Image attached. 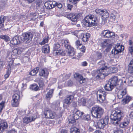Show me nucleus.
Returning a JSON list of instances; mask_svg holds the SVG:
<instances>
[{
  "instance_id": "nucleus-1",
  "label": "nucleus",
  "mask_w": 133,
  "mask_h": 133,
  "mask_svg": "<svg viewBox=\"0 0 133 133\" xmlns=\"http://www.w3.org/2000/svg\"><path fill=\"white\" fill-rule=\"evenodd\" d=\"M64 45L66 49V50L65 51L63 50H58L55 52L56 55L65 56L67 52L69 55L71 56H73L75 55V51L73 47L70 45L68 40L64 41Z\"/></svg>"
},
{
  "instance_id": "nucleus-2",
  "label": "nucleus",
  "mask_w": 133,
  "mask_h": 133,
  "mask_svg": "<svg viewBox=\"0 0 133 133\" xmlns=\"http://www.w3.org/2000/svg\"><path fill=\"white\" fill-rule=\"evenodd\" d=\"M123 116V112L120 110L113 111L110 116L111 123L115 125H117Z\"/></svg>"
},
{
  "instance_id": "nucleus-3",
  "label": "nucleus",
  "mask_w": 133,
  "mask_h": 133,
  "mask_svg": "<svg viewBox=\"0 0 133 133\" xmlns=\"http://www.w3.org/2000/svg\"><path fill=\"white\" fill-rule=\"evenodd\" d=\"M98 22L96 17L91 15L86 16L83 21L84 24L87 27L96 26Z\"/></svg>"
},
{
  "instance_id": "nucleus-4",
  "label": "nucleus",
  "mask_w": 133,
  "mask_h": 133,
  "mask_svg": "<svg viewBox=\"0 0 133 133\" xmlns=\"http://www.w3.org/2000/svg\"><path fill=\"white\" fill-rule=\"evenodd\" d=\"M104 109L98 106H95L91 110L92 116L95 118H100L104 112Z\"/></svg>"
},
{
  "instance_id": "nucleus-5",
  "label": "nucleus",
  "mask_w": 133,
  "mask_h": 133,
  "mask_svg": "<svg viewBox=\"0 0 133 133\" xmlns=\"http://www.w3.org/2000/svg\"><path fill=\"white\" fill-rule=\"evenodd\" d=\"M84 115L83 112H81L79 110H77L73 114L69 117L68 121L69 123H73L75 122L76 120L78 119L79 117L83 116Z\"/></svg>"
},
{
  "instance_id": "nucleus-6",
  "label": "nucleus",
  "mask_w": 133,
  "mask_h": 133,
  "mask_svg": "<svg viewBox=\"0 0 133 133\" xmlns=\"http://www.w3.org/2000/svg\"><path fill=\"white\" fill-rule=\"evenodd\" d=\"M34 32L32 31H30L27 32L23 33L21 37V39L23 41L26 40L31 41L33 37Z\"/></svg>"
},
{
  "instance_id": "nucleus-7",
  "label": "nucleus",
  "mask_w": 133,
  "mask_h": 133,
  "mask_svg": "<svg viewBox=\"0 0 133 133\" xmlns=\"http://www.w3.org/2000/svg\"><path fill=\"white\" fill-rule=\"evenodd\" d=\"M109 117L106 116L104 118L99 120L97 123V127L99 128L103 129L104 127L108 124Z\"/></svg>"
},
{
  "instance_id": "nucleus-8",
  "label": "nucleus",
  "mask_w": 133,
  "mask_h": 133,
  "mask_svg": "<svg viewBox=\"0 0 133 133\" xmlns=\"http://www.w3.org/2000/svg\"><path fill=\"white\" fill-rule=\"evenodd\" d=\"M38 117V114L37 112H36L35 113L31 114L30 116L24 118L23 119V122L24 123H28L34 121L36 118Z\"/></svg>"
},
{
  "instance_id": "nucleus-9",
  "label": "nucleus",
  "mask_w": 133,
  "mask_h": 133,
  "mask_svg": "<svg viewBox=\"0 0 133 133\" xmlns=\"http://www.w3.org/2000/svg\"><path fill=\"white\" fill-rule=\"evenodd\" d=\"M20 95L17 94H15L12 96V99L11 101V104L13 107H17L19 104L20 101Z\"/></svg>"
},
{
  "instance_id": "nucleus-10",
  "label": "nucleus",
  "mask_w": 133,
  "mask_h": 133,
  "mask_svg": "<svg viewBox=\"0 0 133 133\" xmlns=\"http://www.w3.org/2000/svg\"><path fill=\"white\" fill-rule=\"evenodd\" d=\"M109 81L114 87L117 85H120L122 83V80L118 79V77L115 76L109 79Z\"/></svg>"
},
{
  "instance_id": "nucleus-11",
  "label": "nucleus",
  "mask_w": 133,
  "mask_h": 133,
  "mask_svg": "<svg viewBox=\"0 0 133 133\" xmlns=\"http://www.w3.org/2000/svg\"><path fill=\"white\" fill-rule=\"evenodd\" d=\"M97 65L100 69H98V72H104L105 70H106L107 68V63L103 60H101L97 63Z\"/></svg>"
},
{
  "instance_id": "nucleus-12",
  "label": "nucleus",
  "mask_w": 133,
  "mask_h": 133,
  "mask_svg": "<svg viewBox=\"0 0 133 133\" xmlns=\"http://www.w3.org/2000/svg\"><path fill=\"white\" fill-rule=\"evenodd\" d=\"M124 49V46L122 45H120L119 44L116 45L115 48L112 49L111 53L112 54L115 55H117L123 51Z\"/></svg>"
},
{
  "instance_id": "nucleus-13",
  "label": "nucleus",
  "mask_w": 133,
  "mask_h": 133,
  "mask_svg": "<svg viewBox=\"0 0 133 133\" xmlns=\"http://www.w3.org/2000/svg\"><path fill=\"white\" fill-rule=\"evenodd\" d=\"M38 72L39 76L46 78H47L49 74L48 70L46 68H41L39 69Z\"/></svg>"
},
{
  "instance_id": "nucleus-14",
  "label": "nucleus",
  "mask_w": 133,
  "mask_h": 133,
  "mask_svg": "<svg viewBox=\"0 0 133 133\" xmlns=\"http://www.w3.org/2000/svg\"><path fill=\"white\" fill-rule=\"evenodd\" d=\"M56 2L54 1H48L44 4V5L46 8L48 9H52L55 7V4Z\"/></svg>"
},
{
  "instance_id": "nucleus-15",
  "label": "nucleus",
  "mask_w": 133,
  "mask_h": 133,
  "mask_svg": "<svg viewBox=\"0 0 133 133\" xmlns=\"http://www.w3.org/2000/svg\"><path fill=\"white\" fill-rule=\"evenodd\" d=\"M116 89L117 91V97L119 99L122 98L127 93V91L126 89L118 90L116 88Z\"/></svg>"
},
{
  "instance_id": "nucleus-16",
  "label": "nucleus",
  "mask_w": 133,
  "mask_h": 133,
  "mask_svg": "<svg viewBox=\"0 0 133 133\" xmlns=\"http://www.w3.org/2000/svg\"><path fill=\"white\" fill-rule=\"evenodd\" d=\"M75 78L79 81L80 84H82L85 82V78L83 77L82 76L78 73H76L74 75Z\"/></svg>"
},
{
  "instance_id": "nucleus-17",
  "label": "nucleus",
  "mask_w": 133,
  "mask_h": 133,
  "mask_svg": "<svg viewBox=\"0 0 133 133\" xmlns=\"http://www.w3.org/2000/svg\"><path fill=\"white\" fill-rule=\"evenodd\" d=\"M44 115L45 117L46 118L53 119L55 117L53 112L49 110H47L45 111Z\"/></svg>"
},
{
  "instance_id": "nucleus-18",
  "label": "nucleus",
  "mask_w": 133,
  "mask_h": 133,
  "mask_svg": "<svg viewBox=\"0 0 133 133\" xmlns=\"http://www.w3.org/2000/svg\"><path fill=\"white\" fill-rule=\"evenodd\" d=\"M21 40V37L17 36L13 38L10 42L11 44L15 45L19 43Z\"/></svg>"
},
{
  "instance_id": "nucleus-19",
  "label": "nucleus",
  "mask_w": 133,
  "mask_h": 133,
  "mask_svg": "<svg viewBox=\"0 0 133 133\" xmlns=\"http://www.w3.org/2000/svg\"><path fill=\"white\" fill-rule=\"evenodd\" d=\"M22 49L18 48H15L12 50L11 55V56L13 58H15L18 55L21 53Z\"/></svg>"
},
{
  "instance_id": "nucleus-20",
  "label": "nucleus",
  "mask_w": 133,
  "mask_h": 133,
  "mask_svg": "<svg viewBox=\"0 0 133 133\" xmlns=\"http://www.w3.org/2000/svg\"><path fill=\"white\" fill-rule=\"evenodd\" d=\"M65 16L73 22H76L77 21V17L76 15L74 13L67 14L65 15Z\"/></svg>"
},
{
  "instance_id": "nucleus-21",
  "label": "nucleus",
  "mask_w": 133,
  "mask_h": 133,
  "mask_svg": "<svg viewBox=\"0 0 133 133\" xmlns=\"http://www.w3.org/2000/svg\"><path fill=\"white\" fill-rule=\"evenodd\" d=\"M74 96L73 94L67 95L66 98L64 100V103L68 105L70 104L72 101Z\"/></svg>"
},
{
  "instance_id": "nucleus-22",
  "label": "nucleus",
  "mask_w": 133,
  "mask_h": 133,
  "mask_svg": "<svg viewBox=\"0 0 133 133\" xmlns=\"http://www.w3.org/2000/svg\"><path fill=\"white\" fill-rule=\"evenodd\" d=\"M90 37V34L89 33H82L79 36V38L82 41L85 42L88 41Z\"/></svg>"
},
{
  "instance_id": "nucleus-23",
  "label": "nucleus",
  "mask_w": 133,
  "mask_h": 133,
  "mask_svg": "<svg viewBox=\"0 0 133 133\" xmlns=\"http://www.w3.org/2000/svg\"><path fill=\"white\" fill-rule=\"evenodd\" d=\"M101 16V18L103 20L104 23H106L107 19L109 18V14L108 12L106 10H103V13Z\"/></svg>"
},
{
  "instance_id": "nucleus-24",
  "label": "nucleus",
  "mask_w": 133,
  "mask_h": 133,
  "mask_svg": "<svg viewBox=\"0 0 133 133\" xmlns=\"http://www.w3.org/2000/svg\"><path fill=\"white\" fill-rule=\"evenodd\" d=\"M94 72H96L97 74L96 75V77L97 78H100L101 79H103L106 76H107L108 75V74L107 73H103V72H98V70L96 71H93Z\"/></svg>"
},
{
  "instance_id": "nucleus-25",
  "label": "nucleus",
  "mask_w": 133,
  "mask_h": 133,
  "mask_svg": "<svg viewBox=\"0 0 133 133\" xmlns=\"http://www.w3.org/2000/svg\"><path fill=\"white\" fill-rule=\"evenodd\" d=\"M59 105L60 101L59 100H57L52 103L51 107L53 110L56 111L58 110Z\"/></svg>"
},
{
  "instance_id": "nucleus-26",
  "label": "nucleus",
  "mask_w": 133,
  "mask_h": 133,
  "mask_svg": "<svg viewBox=\"0 0 133 133\" xmlns=\"http://www.w3.org/2000/svg\"><path fill=\"white\" fill-rule=\"evenodd\" d=\"M8 127L7 122H3L0 124V133L3 132Z\"/></svg>"
},
{
  "instance_id": "nucleus-27",
  "label": "nucleus",
  "mask_w": 133,
  "mask_h": 133,
  "mask_svg": "<svg viewBox=\"0 0 133 133\" xmlns=\"http://www.w3.org/2000/svg\"><path fill=\"white\" fill-rule=\"evenodd\" d=\"M104 87L105 90L107 91H111L115 88L109 81L105 85Z\"/></svg>"
},
{
  "instance_id": "nucleus-28",
  "label": "nucleus",
  "mask_w": 133,
  "mask_h": 133,
  "mask_svg": "<svg viewBox=\"0 0 133 133\" xmlns=\"http://www.w3.org/2000/svg\"><path fill=\"white\" fill-rule=\"evenodd\" d=\"M54 91L53 89H51L47 92L45 96V98L46 99H50L52 97Z\"/></svg>"
},
{
  "instance_id": "nucleus-29",
  "label": "nucleus",
  "mask_w": 133,
  "mask_h": 133,
  "mask_svg": "<svg viewBox=\"0 0 133 133\" xmlns=\"http://www.w3.org/2000/svg\"><path fill=\"white\" fill-rule=\"evenodd\" d=\"M128 72L130 74H133V60L132 59L128 65Z\"/></svg>"
},
{
  "instance_id": "nucleus-30",
  "label": "nucleus",
  "mask_w": 133,
  "mask_h": 133,
  "mask_svg": "<svg viewBox=\"0 0 133 133\" xmlns=\"http://www.w3.org/2000/svg\"><path fill=\"white\" fill-rule=\"evenodd\" d=\"M50 47L48 44L44 45L42 47V52L44 53H47L50 52Z\"/></svg>"
},
{
  "instance_id": "nucleus-31",
  "label": "nucleus",
  "mask_w": 133,
  "mask_h": 133,
  "mask_svg": "<svg viewBox=\"0 0 133 133\" xmlns=\"http://www.w3.org/2000/svg\"><path fill=\"white\" fill-rule=\"evenodd\" d=\"M10 53V51H8L7 52V55L6 58V61L8 63L10 62H12V63H14V59L12 58L11 56L9 55V54Z\"/></svg>"
},
{
  "instance_id": "nucleus-32",
  "label": "nucleus",
  "mask_w": 133,
  "mask_h": 133,
  "mask_svg": "<svg viewBox=\"0 0 133 133\" xmlns=\"http://www.w3.org/2000/svg\"><path fill=\"white\" fill-rule=\"evenodd\" d=\"M117 15H118V14L117 12L113 10L111 14L110 18L112 19L115 20V19H117L119 17H118Z\"/></svg>"
},
{
  "instance_id": "nucleus-33",
  "label": "nucleus",
  "mask_w": 133,
  "mask_h": 133,
  "mask_svg": "<svg viewBox=\"0 0 133 133\" xmlns=\"http://www.w3.org/2000/svg\"><path fill=\"white\" fill-rule=\"evenodd\" d=\"M6 17L4 15H1L0 17V28H2L4 25V21L6 19Z\"/></svg>"
},
{
  "instance_id": "nucleus-34",
  "label": "nucleus",
  "mask_w": 133,
  "mask_h": 133,
  "mask_svg": "<svg viewBox=\"0 0 133 133\" xmlns=\"http://www.w3.org/2000/svg\"><path fill=\"white\" fill-rule=\"evenodd\" d=\"M131 98L128 96H126V97L124 98L122 100V102L124 104H125L128 103L131 99Z\"/></svg>"
},
{
  "instance_id": "nucleus-35",
  "label": "nucleus",
  "mask_w": 133,
  "mask_h": 133,
  "mask_svg": "<svg viewBox=\"0 0 133 133\" xmlns=\"http://www.w3.org/2000/svg\"><path fill=\"white\" fill-rule=\"evenodd\" d=\"M36 80L37 81V82L38 83L40 87H42L44 86V83L43 78H37Z\"/></svg>"
},
{
  "instance_id": "nucleus-36",
  "label": "nucleus",
  "mask_w": 133,
  "mask_h": 133,
  "mask_svg": "<svg viewBox=\"0 0 133 133\" xmlns=\"http://www.w3.org/2000/svg\"><path fill=\"white\" fill-rule=\"evenodd\" d=\"M39 68L37 67L32 70L29 73V74L31 76H34L38 72Z\"/></svg>"
},
{
  "instance_id": "nucleus-37",
  "label": "nucleus",
  "mask_w": 133,
  "mask_h": 133,
  "mask_svg": "<svg viewBox=\"0 0 133 133\" xmlns=\"http://www.w3.org/2000/svg\"><path fill=\"white\" fill-rule=\"evenodd\" d=\"M30 89L35 91H36L38 90L39 87L38 85L36 84L31 85L30 87Z\"/></svg>"
},
{
  "instance_id": "nucleus-38",
  "label": "nucleus",
  "mask_w": 133,
  "mask_h": 133,
  "mask_svg": "<svg viewBox=\"0 0 133 133\" xmlns=\"http://www.w3.org/2000/svg\"><path fill=\"white\" fill-rule=\"evenodd\" d=\"M126 81L128 83L130 86H133V77L132 76H130L128 78H127Z\"/></svg>"
},
{
  "instance_id": "nucleus-39",
  "label": "nucleus",
  "mask_w": 133,
  "mask_h": 133,
  "mask_svg": "<svg viewBox=\"0 0 133 133\" xmlns=\"http://www.w3.org/2000/svg\"><path fill=\"white\" fill-rule=\"evenodd\" d=\"M115 36V34L114 33L112 32L109 30V31L105 36V38H114Z\"/></svg>"
},
{
  "instance_id": "nucleus-40",
  "label": "nucleus",
  "mask_w": 133,
  "mask_h": 133,
  "mask_svg": "<svg viewBox=\"0 0 133 133\" xmlns=\"http://www.w3.org/2000/svg\"><path fill=\"white\" fill-rule=\"evenodd\" d=\"M0 38L4 40L6 42L9 41L10 40V37L5 35H0Z\"/></svg>"
},
{
  "instance_id": "nucleus-41",
  "label": "nucleus",
  "mask_w": 133,
  "mask_h": 133,
  "mask_svg": "<svg viewBox=\"0 0 133 133\" xmlns=\"http://www.w3.org/2000/svg\"><path fill=\"white\" fill-rule=\"evenodd\" d=\"M129 122H122L119 125V127L121 128H125L127 126Z\"/></svg>"
},
{
  "instance_id": "nucleus-42",
  "label": "nucleus",
  "mask_w": 133,
  "mask_h": 133,
  "mask_svg": "<svg viewBox=\"0 0 133 133\" xmlns=\"http://www.w3.org/2000/svg\"><path fill=\"white\" fill-rule=\"evenodd\" d=\"M49 37L47 36L46 37L43 38L42 42L39 43V44L41 45L44 44L48 42L49 41Z\"/></svg>"
},
{
  "instance_id": "nucleus-43",
  "label": "nucleus",
  "mask_w": 133,
  "mask_h": 133,
  "mask_svg": "<svg viewBox=\"0 0 133 133\" xmlns=\"http://www.w3.org/2000/svg\"><path fill=\"white\" fill-rule=\"evenodd\" d=\"M14 66L13 63H12V62L8 63L7 65L6 66V69L9 70H11L13 69V68Z\"/></svg>"
},
{
  "instance_id": "nucleus-44",
  "label": "nucleus",
  "mask_w": 133,
  "mask_h": 133,
  "mask_svg": "<svg viewBox=\"0 0 133 133\" xmlns=\"http://www.w3.org/2000/svg\"><path fill=\"white\" fill-rule=\"evenodd\" d=\"M96 55L97 57L96 61L97 60L101 59L102 56V53L99 51L96 52Z\"/></svg>"
},
{
  "instance_id": "nucleus-45",
  "label": "nucleus",
  "mask_w": 133,
  "mask_h": 133,
  "mask_svg": "<svg viewBox=\"0 0 133 133\" xmlns=\"http://www.w3.org/2000/svg\"><path fill=\"white\" fill-rule=\"evenodd\" d=\"M70 133H80L79 129L76 128L74 127L71 130Z\"/></svg>"
},
{
  "instance_id": "nucleus-46",
  "label": "nucleus",
  "mask_w": 133,
  "mask_h": 133,
  "mask_svg": "<svg viewBox=\"0 0 133 133\" xmlns=\"http://www.w3.org/2000/svg\"><path fill=\"white\" fill-rule=\"evenodd\" d=\"M108 41L107 40H105L101 43V46L102 48H104L109 44L108 43Z\"/></svg>"
},
{
  "instance_id": "nucleus-47",
  "label": "nucleus",
  "mask_w": 133,
  "mask_h": 133,
  "mask_svg": "<svg viewBox=\"0 0 133 133\" xmlns=\"http://www.w3.org/2000/svg\"><path fill=\"white\" fill-rule=\"evenodd\" d=\"M98 95L99 102L101 103H103L106 99V96H102L101 95Z\"/></svg>"
},
{
  "instance_id": "nucleus-48",
  "label": "nucleus",
  "mask_w": 133,
  "mask_h": 133,
  "mask_svg": "<svg viewBox=\"0 0 133 133\" xmlns=\"http://www.w3.org/2000/svg\"><path fill=\"white\" fill-rule=\"evenodd\" d=\"M11 70L6 69L5 74L4 75L5 78L6 79L8 78L11 73Z\"/></svg>"
},
{
  "instance_id": "nucleus-49",
  "label": "nucleus",
  "mask_w": 133,
  "mask_h": 133,
  "mask_svg": "<svg viewBox=\"0 0 133 133\" xmlns=\"http://www.w3.org/2000/svg\"><path fill=\"white\" fill-rule=\"evenodd\" d=\"M61 46V45L58 43H55L53 46V49L54 50H56L59 48Z\"/></svg>"
},
{
  "instance_id": "nucleus-50",
  "label": "nucleus",
  "mask_w": 133,
  "mask_h": 133,
  "mask_svg": "<svg viewBox=\"0 0 133 133\" xmlns=\"http://www.w3.org/2000/svg\"><path fill=\"white\" fill-rule=\"evenodd\" d=\"M99 92L101 94L99 95H101L102 96H106L107 95V93L105 91H104L102 89H100L98 90L97 93Z\"/></svg>"
},
{
  "instance_id": "nucleus-51",
  "label": "nucleus",
  "mask_w": 133,
  "mask_h": 133,
  "mask_svg": "<svg viewBox=\"0 0 133 133\" xmlns=\"http://www.w3.org/2000/svg\"><path fill=\"white\" fill-rule=\"evenodd\" d=\"M38 11L41 12H43L45 11L43 5L37 8Z\"/></svg>"
},
{
  "instance_id": "nucleus-52",
  "label": "nucleus",
  "mask_w": 133,
  "mask_h": 133,
  "mask_svg": "<svg viewBox=\"0 0 133 133\" xmlns=\"http://www.w3.org/2000/svg\"><path fill=\"white\" fill-rule=\"evenodd\" d=\"M83 119L85 120L88 121L90 119V116L89 115L87 114L84 116H83Z\"/></svg>"
},
{
  "instance_id": "nucleus-53",
  "label": "nucleus",
  "mask_w": 133,
  "mask_h": 133,
  "mask_svg": "<svg viewBox=\"0 0 133 133\" xmlns=\"http://www.w3.org/2000/svg\"><path fill=\"white\" fill-rule=\"evenodd\" d=\"M108 31H109V30H107L102 31L101 34V36H103L105 38V36L107 34Z\"/></svg>"
},
{
  "instance_id": "nucleus-54",
  "label": "nucleus",
  "mask_w": 133,
  "mask_h": 133,
  "mask_svg": "<svg viewBox=\"0 0 133 133\" xmlns=\"http://www.w3.org/2000/svg\"><path fill=\"white\" fill-rule=\"evenodd\" d=\"M5 65L4 62L2 59H0V69H2Z\"/></svg>"
},
{
  "instance_id": "nucleus-55",
  "label": "nucleus",
  "mask_w": 133,
  "mask_h": 133,
  "mask_svg": "<svg viewBox=\"0 0 133 133\" xmlns=\"http://www.w3.org/2000/svg\"><path fill=\"white\" fill-rule=\"evenodd\" d=\"M5 103V101H2L0 103V112H1L2 110L4 107Z\"/></svg>"
},
{
  "instance_id": "nucleus-56",
  "label": "nucleus",
  "mask_w": 133,
  "mask_h": 133,
  "mask_svg": "<svg viewBox=\"0 0 133 133\" xmlns=\"http://www.w3.org/2000/svg\"><path fill=\"white\" fill-rule=\"evenodd\" d=\"M43 5L42 4V2L41 0H38L37 1L36 3V7L37 8Z\"/></svg>"
},
{
  "instance_id": "nucleus-57",
  "label": "nucleus",
  "mask_w": 133,
  "mask_h": 133,
  "mask_svg": "<svg viewBox=\"0 0 133 133\" xmlns=\"http://www.w3.org/2000/svg\"><path fill=\"white\" fill-rule=\"evenodd\" d=\"M103 10H102L99 9H96L95 10V12L96 13L100 15H101L102 13H103Z\"/></svg>"
},
{
  "instance_id": "nucleus-58",
  "label": "nucleus",
  "mask_w": 133,
  "mask_h": 133,
  "mask_svg": "<svg viewBox=\"0 0 133 133\" xmlns=\"http://www.w3.org/2000/svg\"><path fill=\"white\" fill-rule=\"evenodd\" d=\"M57 6L58 8L59 9L63 8L62 4L59 3H56L55 4V7Z\"/></svg>"
},
{
  "instance_id": "nucleus-59",
  "label": "nucleus",
  "mask_w": 133,
  "mask_h": 133,
  "mask_svg": "<svg viewBox=\"0 0 133 133\" xmlns=\"http://www.w3.org/2000/svg\"><path fill=\"white\" fill-rule=\"evenodd\" d=\"M95 131V129L91 127H89L87 130V131L89 132H92Z\"/></svg>"
},
{
  "instance_id": "nucleus-60",
  "label": "nucleus",
  "mask_w": 133,
  "mask_h": 133,
  "mask_svg": "<svg viewBox=\"0 0 133 133\" xmlns=\"http://www.w3.org/2000/svg\"><path fill=\"white\" fill-rule=\"evenodd\" d=\"M112 45L111 44H109L107 46L105 50L107 52H109L111 49Z\"/></svg>"
},
{
  "instance_id": "nucleus-61",
  "label": "nucleus",
  "mask_w": 133,
  "mask_h": 133,
  "mask_svg": "<svg viewBox=\"0 0 133 133\" xmlns=\"http://www.w3.org/2000/svg\"><path fill=\"white\" fill-rule=\"evenodd\" d=\"M30 15L33 17H38V14L36 12H32L30 13Z\"/></svg>"
},
{
  "instance_id": "nucleus-62",
  "label": "nucleus",
  "mask_w": 133,
  "mask_h": 133,
  "mask_svg": "<svg viewBox=\"0 0 133 133\" xmlns=\"http://www.w3.org/2000/svg\"><path fill=\"white\" fill-rule=\"evenodd\" d=\"M80 0H69V1L72 4H77Z\"/></svg>"
},
{
  "instance_id": "nucleus-63",
  "label": "nucleus",
  "mask_w": 133,
  "mask_h": 133,
  "mask_svg": "<svg viewBox=\"0 0 133 133\" xmlns=\"http://www.w3.org/2000/svg\"><path fill=\"white\" fill-rule=\"evenodd\" d=\"M123 130L120 129H117L115 130L114 133H123Z\"/></svg>"
},
{
  "instance_id": "nucleus-64",
  "label": "nucleus",
  "mask_w": 133,
  "mask_h": 133,
  "mask_svg": "<svg viewBox=\"0 0 133 133\" xmlns=\"http://www.w3.org/2000/svg\"><path fill=\"white\" fill-rule=\"evenodd\" d=\"M111 70L112 71V72L113 73H116L118 71L117 68H111Z\"/></svg>"
}]
</instances>
